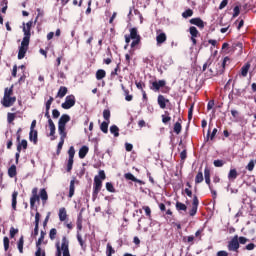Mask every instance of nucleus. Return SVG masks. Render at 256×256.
I'll return each mask as SVG.
<instances>
[{
  "label": "nucleus",
  "mask_w": 256,
  "mask_h": 256,
  "mask_svg": "<svg viewBox=\"0 0 256 256\" xmlns=\"http://www.w3.org/2000/svg\"><path fill=\"white\" fill-rule=\"evenodd\" d=\"M105 179V171H99V176H95L94 178V193L97 195L101 191V187Z\"/></svg>",
  "instance_id": "f257e3e1"
},
{
  "label": "nucleus",
  "mask_w": 256,
  "mask_h": 256,
  "mask_svg": "<svg viewBox=\"0 0 256 256\" xmlns=\"http://www.w3.org/2000/svg\"><path fill=\"white\" fill-rule=\"evenodd\" d=\"M71 121V117L67 114H64L60 117L58 121V133H67L66 126L67 123Z\"/></svg>",
  "instance_id": "f03ea898"
},
{
  "label": "nucleus",
  "mask_w": 256,
  "mask_h": 256,
  "mask_svg": "<svg viewBox=\"0 0 256 256\" xmlns=\"http://www.w3.org/2000/svg\"><path fill=\"white\" fill-rule=\"evenodd\" d=\"M29 41L30 40H27V38H23V40L21 42V46L19 47L18 59L25 58L27 50L29 49Z\"/></svg>",
  "instance_id": "7ed1b4c3"
},
{
  "label": "nucleus",
  "mask_w": 256,
  "mask_h": 256,
  "mask_svg": "<svg viewBox=\"0 0 256 256\" xmlns=\"http://www.w3.org/2000/svg\"><path fill=\"white\" fill-rule=\"evenodd\" d=\"M75 106V96L69 95L66 97L65 102L62 103V109H71V107Z\"/></svg>",
  "instance_id": "20e7f679"
},
{
  "label": "nucleus",
  "mask_w": 256,
  "mask_h": 256,
  "mask_svg": "<svg viewBox=\"0 0 256 256\" xmlns=\"http://www.w3.org/2000/svg\"><path fill=\"white\" fill-rule=\"evenodd\" d=\"M68 155L69 159L67 164V171L69 172L71 169H73V158L75 157V148L73 146L69 148Z\"/></svg>",
  "instance_id": "39448f33"
},
{
  "label": "nucleus",
  "mask_w": 256,
  "mask_h": 256,
  "mask_svg": "<svg viewBox=\"0 0 256 256\" xmlns=\"http://www.w3.org/2000/svg\"><path fill=\"white\" fill-rule=\"evenodd\" d=\"M229 251H238L239 249V236H234L228 244Z\"/></svg>",
  "instance_id": "423d86ee"
},
{
  "label": "nucleus",
  "mask_w": 256,
  "mask_h": 256,
  "mask_svg": "<svg viewBox=\"0 0 256 256\" xmlns=\"http://www.w3.org/2000/svg\"><path fill=\"white\" fill-rule=\"evenodd\" d=\"M31 27H33V21H29L26 26L23 27V33H24V38L27 40H31Z\"/></svg>",
  "instance_id": "0eeeda50"
},
{
  "label": "nucleus",
  "mask_w": 256,
  "mask_h": 256,
  "mask_svg": "<svg viewBox=\"0 0 256 256\" xmlns=\"http://www.w3.org/2000/svg\"><path fill=\"white\" fill-rule=\"evenodd\" d=\"M61 250L63 251V256H71L69 254V241H67L66 237L62 238Z\"/></svg>",
  "instance_id": "6e6552de"
},
{
  "label": "nucleus",
  "mask_w": 256,
  "mask_h": 256,
  "mask_svg": "<svg viewBox=\"0 0 256 256\" xmlns=\"http://www.w3.org/2000/svg\"><path fill=\"white\" fill-rule=\"evenodd\" d=\"M16 101H17L16 97H11V96L3 97L2 105L4 107H11V105H13V103H15Z\"/></svg>",
  "instance_id": "1a4fd4ad"
},
{
  "label": "nucleus",
  "mask_w": 256,
  "mask_h": 256,
  "mask_svg": "<svg viewBox=\"0 0 256 256\" xmlns=\"http://www.w3.org/2000/svg\"><path fill=\"white\" fill-rule=\"evenodd\" d=\"M159 31H157L156 42H157V45H163V43L167 41V34L163 32L159 33Z\"/></svg>",
  "instance_id": "9d476101"
},
{
  "label": "nucleus",
  "mask_w": 256,
  "mask_h": 256,
  "mask_svg": "<svg viewBox=\"0 0 256 256\" xmlns=\"http://www.w3.org/2000/svg\"><path fill=\"white\" fill-rule=\"evenodd\" d=\"M37 188H33L32 190V197L30 198V207L34 208L35 203L39 201V195H37Z\"/></svg>",
  "instance_id": "9b49d317"
},
{
  "label": "nucleus",
  "mask_w": 256,
  "mask_h": 256,
  "mask_svg": "<svg viewBox=\"0 0 256 256\" xmlns=\"http://www.w3.org/2000/svg\"><path fill=\"white\" fill-rule=\"evenodd\" d=\"M161 87H165V80L153 82L151 89H153V91H159L161 89Z\"/></svg>",
  "instance_id": "f8f14e48"
},
{
  "label": "nucleus",
  "mask_w": 256,
  "mask_h": 256,
  "mask_svg": "<svg viewBox=\"0 0 256 256\" xmlns=\"http://www.w3.org/2000/svg\"><path fill=\"white\" fill-rule=\"evenodd\" d=\"M191 25H196L197 27H200V29H203V27H205V23L203 22V20H201V18H192L190 20Z\"/></svg>",
  "instance_id": "ddd939ff"
},
{
  "label": "nucleus",
  "mask_w": 256,
  "mask_h": 256,
  "mask_svg": "<svg viewBox=\"0 0 256 256\" xmlns=\"http://www.w3.org/2000/svg\"><path fill=\"white\" fill-rule=\"evenodd\" d=\"M167 103H169V99H166L163 95L158 96V104L161 109H165V107H167Z\"/></svg>",
  "instance_id": "4468645a"
},
{
  "label": "nucleus",
  "mask_w": 256,
  "mask_h": 256,
  "mask_svg": "<svg viewBox=\"0 0 256 256\" xmlns=\"http://www.w3.org/2000/svg\"><path fill=\"white\" fill-rule=\"evenodd\" d=\"M48 125L50 128V137H53L52 141H55V123H53L52 119H49Z\"/></svg>",
  "instance_id": "2eb2a0df"
},
{
  "label": "nucleus",
  "mask_w": 256,
  "mask_h": 256,
  "mask_svg": "<svg viewBox=\"0 0 256 256\" xmlns=\"http://www.w3.org/2000/svg\"><path fill=\"white\" fill-rule=\"evenodd\" d=\"M60 135V142L58 143V152L63 149V145L65 143V139L67 138V133H59Z\"/></svg>",
  "instance_id": "dca6fc26"
},
{
  "label": "nucleus",
  "mask_w": 256,
  "mask_h": 256,
  "mask_svg": "<svg viewBox=\"0 0 256 256\" xmlns=\"http://www.w3.org/2000/svg\"><path fill=\"white\" fill-rule=\"evenodd\" d=\"M59 220L60 221H66L67 220V210L65 208L59 209Z\"/></svg>",
  "instance_id": "f3484780"
},
{
  "label": "nucleus",
  "mask_w": 256,
  "mask_h": 256,
  "mask_svg": "<svg viewBox=\"0 0 256 256\" xmlns=\"http://www.w3.org/2000/svg\"><path fill=\"white\" fill-rule=\"evenodd\" d=\"M87 153H89V147L83 146L82 148H80L79 150L80 159H85Z\"/></svg>",
  "instance_id": "a211bd4d"
},
{
  "label": "nucleus",
  "mask_w": 256,
  "mask_h": 256,
  "mask_svg": "<svg viewBox=\"0 0 256 256\" xmlns=\"http://www.w3.org/2000/svg\"><path fill=\"white\" fill-rule=\"evenodd\" d=\"M19 195V193L17 191H14L12 194V209H14V211L17 209V196Z\"/></svg>",
  "instance_id": "6ab92c4d"
},
{
  "label": "nucleus",
  "mask_w": 256,
  "mask_h": 256,
  "mask_svg": "<svg viewBox=\"0 0 256 256\" xmlns=\"http://www.w3.org/2000/svg\"><path fill=\"white\" fill-rule=\"evenodd\" d=\"M29 139L33 141L34 144H37V130H30Z\"/></svg>",
  "instance_id": "aec40b11"
},
{
  "label": "nucleus",
  "mask_w": 256,
  "mask_h": 256,
  "mask_svg": "<svg viewBox=\"0 0 256 256\" xmlns=\"http://www.w3.org/2000/svg\"><path fill=\"white\" fill-rule=\"evenodd\" d=\"M8 175L9 177L13 178L17 175V166L12 165L9 169H8Z\"/></svg>",
  "instance_id": "412c9836"
},
{
  "label": "nucleus",
  "mask_w": 256,
  "mask_h": 256,
  "mask_svg": "<svg viewBox=\"0 0 256 256\" xmlns=\"http://www.w3.org/2000/svg\"><path fill=\"white\" fill-rule=\"evenodd\" d=\"M40 199H42L43 203H47V199H49V196L47 195V190L41 189L40 190Z\"/></svg>",
  "instance_id": "4be33fe9"
},
{
  "label": "nucleus",
  "mask_w": 256,
  "mask_h": 256,
  "mask_svg": "<svg viewBox=\"0 0 256 256\" xmlns=\"http://www.w3.org/2000/svg\"><path fill=\"white\" fill-rule=\"evenodd\" d=\"M75 195V180L70 181V187H69V195L68 197H73Z\"/></svg>",
  "instance_id": "5701e85b"
},
{
  "label": "nucleus",
  "mask_w": 256,
  "mask_h": 256,
  "mask_svg": "<svg viewBox=\"0 0 256 256\" xmlns=\"http://www.w3.org/2000/svg\"><path fill=\"white\" fill-rule=\"evenodd\" d=\"M130 38L131 39H141V36L137 33V28L130 29Z\"/></svg>",
  "instance_id": "b1692460"
},
{
  "label": "nucleus",
  "mask_w": 256,
  "mask_h": 256,
  "mask_svg": "<svg viewBox=\"0 0 256 256\" xmlns=\"http://www.w3.org/2000/svg\"><path fill=\"white\" fill-rule=\"evenodd\" d=\"M250 67H251V64H246L241 68L242 77H247V73H249Z\"/></svg>",
  "instance_id": "393cba45"
},
{
  "label": "nucleus",
  "mask_w": 256,
  "mask_h": 256,
  "mask_svg": "<svg viewBox=\"0 0 256 256\" xmlns=\"http://www.w3.org/2000/svg\"><path fill=\"white\" fill-rule=\"evenodd\" d=\"M65 95H67V87L61 86L57 96L60 97L61 99H63V97H65Z\"/></svg>",
  "instance_id": "a878e982"
},
{
  "label": "nucleus",
  "mask_w": 256,
  "mask_h": 256,
  "mask_svg": "<svg viewBox=\"0 0 256 256\" xmlns=\"http://www.w3.org/2000/svg\"><path fill=\"white\" fill-rule=\"evenodd\" d=\"M125 179H128L129 181H134L135 183H141V180L135 178V176L131 173H126Z\"/></svg>",
  "instance_id": "bb28decb"
},
{
  "label": "nucleus",
  "mask_w": 256,
  "mask_h": 256,
  "mask_svg": "<svg viewBox=\"0 0 256 256\" xmlns=\"http://www.w3.org/2000/svg\"><path fill=\"white\" fill-rule=\"evenodd\" d=\"M215 135H217V128H214L212 133H211V130H208L207 141H209V137H210L211 141H213V139H215Z\"/></svg>",
  "instance_id": "cd10ccee"
},
{
  "label": "nucleus",
  "mask_w": 256,
  "mask_h": 256,
  "mask_svg": "<svg viewBox=\"0 0 256 256\" xmlns=\"http://www.w3.org/2000/svg\"><path fill=\"white\" fill-rule=\"evenodd\" d=\"M105 75V70L100 69L96 72V79H98V81H101V79H104Z\"/></svg>",
  "instance_id": "c85d7f7f"
},
{
  "label": "nucleus",
  "mask_w": 256,
  "mask_h": 256,
  "mask_svg": "<svg viewBox=\"0 0 256 256\" xmlns=\"http://www.w3.org/2000/svg\"><path fill=\"white\" fill-rule=\"evenodd\" d=\"M110 132L114 135V137H119V127H117V125L111 126Z\"/></svg>",
  "instance_id": "c756f323"
},
{
  "label": "nucleus",
  "mask_w": 256,
  "mask_h": 256,
  "mask_svg": "<svg viewBox=\"0 0 256 256\" xmlns=\"http://www.w3.org/2000/svg\"><path fill=\"white\" fill-rule=\"evenodd\" d=\"M100 129L103 133H107L109 131V122H102Z\"/></svg>",
  "instance_id": "7c9ffc66"
},
{
  "label": "nucleus",
  "mask_w": 256,
  "mask_h": 256,
  "mask_svg": "<svg viewBox=\"0 0 256 256\" xmlns=\"http://www.w3.org/2000/svg\"><path fill=\"white\" fill-rule=\"evenodd\" d=\"M113 254H115V249H113V246H111V244H107V250H106V255L107 256H112Z\"/></svg>",
  "instance_id": "2f4dec72"
},
{
  "label": "nucleus",
  "mask_w": 256,
  "mask_h": 256,
  "mask_svg": "<svg viewBox=\"0 0 256 256\" xmlns=\"http://www.w3.org/2000/svg\"><path fill=\"white\" fill-rule=\"evenodd\" d=\"M181 129H182V127H181V122H176V123L174 124V133H175L176 135H179V133H181Z\"/></svg>",
  "instance_id": "473e14b6"
},
{
  "label": "nucleus",
  "mask_w": 256,
  "mask_h": 256,
  "mask_svg": "<svg viewBox=\"0 0 256 256\" xmlns=\"http://www.w3.org/2000/svg\"><path fill=\"white\" fill-rule=\"evenodd\" d=\"M176 209L178 211H187V206L181 202L176 203Z\"/></svg>",
  "instance_id": "72a5a7b5"
},
{
  "label": "nucleus",
  "mask_w": 256,
  "mask_h": 256,
  "mask_svg": "<svg viewBox=\"0 0 256 256\" xmlns=\"http://www.w3.org/2000/svg\"><path fill=\"white\" fill-rule=\"evenodd\" d=\"M45 239V232L41 231L40 238L38 239L36 243L37 249L41 246V243H43V240Z\"/></svg>",
  "instance_id": "f704fd0d"
},
{
  "label": "nucleus",
  "mask_w": 256,
  "mask_h": 256,
  "mask_svg": "<svg viewBox=\"0 0 256 256\" xmlns=\"http://www.w3.org/2000/svg\"><path fill=\"white\" fill-rule=\"evenodd\" d=\"M25 241L23 239V236L20 237L19 241H18V251L20 253H23V245H24Z\"/></svg>",
  "instance_id": "c9c22d12"
},
{
  "label": "nucleus",
  "mask_w": 256,
  "mask_h": 256,
  "mask_svg": "<svg viewBox=\"0 0 256 256\" xmlns=\"http://www.w3.org/2000/svg\"><path fill=\"white\" fill-rule=\"evenodd\" d=\"M182 17H184V19H187L188 17H193V10L188 9L185 12L182 13Z\"/></svg>",
  "instance_id": "e433bc0d"
},
{
  "label": "nucleus",
  "mask_w": 256,
  "mask_h": 256,
  "mask_svg": "<svg viewBox=\"0 0 256 256\" xmlns=\"http://www.w3.org/2000/svg\"><path fill=\"white\" fill-rule=\"evenodd\" d=\"M195 183H203V172H198L195 177Z\"/></svg>",
  "instance_id": "4c0bfd02"
},
{
  "label": "nucleus",
  "mask_w": 256,
  "mask_h": 256,
  "mask_svg": "<svg viewBox=\"0 0 256 256\" xmlns=\"http://www.w3.org/2000/svg\"><path fill=\"white\" fill-rule=\"evenodd\" d=\"M228 178L229 179H237V170H235V169L230 170V172L228 174Z\"/></svg>",
  "instance_id": "58836bf2"
},
{
  "label": "nucleus",
  "mask_w": 256,
  "mask_h": 256,
  "mask_svg": "<svg viewBox=\"0 0 256 256\" xmlns=\"http://www.w3.org/2000/svg\"><path fill=\"white\" fill-rule=\"evenodd\" d=\"M13 95V86L11 88H6L4 91V97H11Z\"/></svg>",
  "instance_id": "ea45409f"
},
{
  "label": "nucleus",
  "mask_w": 256,
  "mask_h": 256,
  "mask_svg": "<svg viewBox=\"0 0 256 256\" xmlns=\"http://www.w3.org/2000/svg\"><path fill=\"white\" fill-rule=\"evenodd\" d=\"M190 34L192 37H197L199 35V31L195 26L190 27Z\"/></svg>",
  "instance_id": "a19ab883"
},
{
  "label": "nucleus",
  "mask_w": 256,
  "mask_h": 256,
  "mask_svg": "<svg viewBox=\"0 0 256 256\" xmlns=\"http://www.w3.org/2000/svg\"><path fill=\"white\" fill-rule=\"evenodd\" d=\"M106 189L107 191H109L110 193H115V188L113 187V184L111 182H107L106 183Z\"/></svg>",
  "instance_id": "79ce46f5"
},
{
  "label": "nucleus",
  "mask_w": 256,
  "mask_h": 256,
  "mask_svg": "<svg viewBox=\"0 0 256 256\" xmlns=\"http://www.w3.org/2000/svg\"><path fill=\"white\" fill-rule=\"evenodd\" d=\"M56 235H57V229L52 228L50 230V234H49L50 239L53 241L55 239Z\"/></svg>",
  "instance_id": "37998d69"
},
{
  "label": "nucleus",
  "mask_w": 256,
  "mask_h": 256,
  "mask_svg": "<svg viewBox=\"0 0 256 256\" xmlns=\"http://www.w3.org/2000/svg\"><path fill=\"white\" fill-rule=\"evenodd\" d=\"M246 169L248 171H253V169H255V161L251 160L248 165L246 166Z\"/></svg>",
  "instance_id": "c03bdc74"
},
{
  "label": "nucleus",
  "mask_w": 256,
  "mask_h": 256,
  "mask_svg": "<svg viewBox=\"0 0 256 256\" xmlns=\"http://www.w3.org/2000/svg\"><path fill=\"white\" fill-rule=\"evenodd\" d=\"M103 117L106 121H109L110 117H111V111L109 110H104L103 111Z\"/></svg>",
  "instance_id": "a18cd8bd"
},
{
  "label": "nucleus",
  "mask_w": 256,
  "mask_h": 256,
  "mask_svg": "<svg viewBox=\"0 0 256 256\" xmlns=\"http://www.w3.org/2000/svg\"><path fill=\"white\" fill-rule=\"evenodd\" d=\"M17 233H19V229H15L14 227L10 228V237H11V239H13Z\"/></svg>",
  "instance_id": "49530a36"
},
{
  "label": "nucleus",
  "mask_w": 256,
  "mask_h": 256,
  "mask_svg": "<svg viewBox=\"0 0 256 256\" xmlns=\"http://www.w3.org/2000/svg\"><path fill=\"white\" fill-rule=\"evenodd\" d=\"M204 178L211 179V170H209V168H207V167L204 170Z\"/></svg>",
  "instance_id": "de8ad7c7"
},
{
  "label": "nucleus",
  "mask_w": 256,
  "mask_h": 256,
  "mask_svg": "<svg viewBox=\"0 0 256 256\" xmlns=\"http://www.w3.org/2000/svg\"><path fill=\"white\" fill-rule=\"evenodd\" d=\"M3 241H4V249H5V251H8L9 250V238L4 237Z\"/></svg>",
  "instance_id": "09e8293b"
},
{
  "label": "nucleus",
  "mask_w": 256,
  "mask_h": 256,
  "mask_svg": "<svg viewBox=\"0 0 256 256\" xmlns=\"http://www.w3.org/2000/svg\"><path fill=\"white\" fill-rule=\"evenodd\" d=\"M7 119H8V123H13V121H15V114L8 113Z\"/></svg>",
  "instance_id": "8fccbe9b"
},
{
  "label": "nucleus",
  "mask_w": 256,
  "mask_h": 256,
  "mask_svg": "<svg viewBox=\"0 0 256 256\" xmlns=\"http://www.w3.org/2000/svg\"><path fill=\"white\" fill-rule=\"evenodd\" d=\"M60 115H61V113L59 112V110L54 109V110L52 111V116H53L54 119H59V116H60Z\"/></svg>",
  "instance_id": "3c124183"
},
{
  "label": "nucleus",
  "mask_w": 256,
  "mask_h": 256,
  "mask_svg": "<svg viewBox=\"0 0 256 256\" xmlns=\"http://www.w3.org/2000/svg\"><path fill=\"white\" fill-rule=\"evenodd\" d=\"M214 165L216 167H223V165H225V162L223 160H215Z\"/></svg>",
  "instance_id": "603ef678"
},
{
  "label": "nucleus",
  "mask_w": 256,
  "mask_h": 256,
  "mask_svg": "<svg viewBox=\"0 0 256 256\" xmlns=\"http://www.w3.org/2000/svg\"><path fill=\"white\" fill-rule=\"evenodd\" d=\"M41 220V214H39V212H37L35 214V226H39V221Z\"/></svg>",
  "instance_id": "864d4df0"
},
{
  "label": "nucleus",
  "mask_w": 256,
  "mask_h": 256,
  "mask_svg": "<svg viewBox=\"0 0 256 256\" xmlns=\"http://www.w3.org/2000/svg\"><path fill=\"white\" fill-rule=\"evenodd\" d=\"M239 13H241V10L239 9V6H236L234 8V14H233V17H239Z\"/></svg>",
  "instance_id": "5fc2aeb1"
},
{
  "label": "nucleus",
  "mask_w": 256,
  "mask_h": 256,
  "mask_svg": "<svg viewBox=\"0 0 256 256\" xmlns=\"http://www.w3.org/2000/svg\"><path fill=\"white\" fill-rule=\"evenodd\" d=\"M147 217H151V208H149V206H144L143 207Z\"/></svg>",
  "instance_id": "6e6d98bb"
},
{
  "label": "nucleus",
  "mask_w": 256,
  "mask_h": 256,
  "mask_svg": "<svg viewBox=\"0 0 256 256\" xmlns=\"http://www.w3.org/2000/svg\"><path fill=\"white\" fill-rule=\"evenodd\" d=\"M192 207H199V199H197V196H194Z\"/></svg>",
  "instance_id": "4d7b16f0"
},
{
  "label": "nucleus",
  "mask_w": 256,
  "mask_h": 256,
  "mask_svg": "<svg viewBox=\"0 0 256 256\" xmlns=\"http://www.w3.org/2000/svg\"><path fill=\"white\" fill-rule=\"evenodd\" d=\"M17 153H16V163H19V157H20V155H19V153H21V145H18L17 146Z\"/></svg>",
  "instance_id": "13d9d810"
},
{
  "label": "nucleus",
  "mask_w": 256,
  "mask_h": 256,
  "mask_svg": "<svg viewBox=\"0 0 256 256\" xmlns=\"http://www.w3.org/2000/svg\"><path fill=\"white\" fill-rule=\"evenodd\" d=\"M247 238H245V237H240V238H238V243H240L241 245H245V243H247Z\"/></svg>",
  "instance_id": "bf43d9fd"
},
{
  "label": "nucleus",
  "mask_w": 256,
  "mask_h": 256,
  "mask_svg": "<svg viewBox=\"0 0 256 256\" xmlns=\"http://www.w3.org/2000/svg\"><path fill=\"white\" fill-rule=\"evenodd\" d=\"M169 121H171V117L166 116V115H162V122L163 123H169Z\"/></svg>",
  "instance_id": "052dcab7"
},
{
  "label": "nucleus",
  "mask_w": 256,
  "mask_h": 256,
  "mask_svg": "<svg viewBox=\"0 0 256 256\" xmlns=\"http://www.w3.org/2000/svg\"><path fill=\"white\" fill-rule=\"evenodd\" d=\"M227 3H229L228 0H223L219 6V9H225V7H227Z\"/></svg>",
  "instance_id": "680f3d73"
},
{
  "label": "nucleus",
  "mask_w": 256,
  "mask_h": 256,
  "mask_svg": "<svg viewBox=\"0 0 256 256\" xmlns=\"http://www.w3.org/2000/svg\"><path fill=\"white\" fill-rule=\"evenodd\" d=\"M197 214V207L192 206V209L190 210V216L193 217Z\"/></svg>",
  "instance_id": "e2e57ef3"
},
{
  "label": "nucleus",
  "mask_w": 256,
  "mask_h": 256,
  "mask_svg": "<svg viewBox=\"0 0 256 256\" xmlns=\"http://www.w3.org/2000/svg\"><path fill=\"white\" fill-rule=\"evenodd\" d=\"M141 41V38L134 39V41L131 43V47H135L136 45H139Z\"/></svg>",
  "instance_id": "0e129e2a"
},
{
  "label": "nucleus",
  "mask_w": 256,
  "mask_h": 256,
  "mask_svg": "<svg viewBox=\"0 0 256 256\" xmlns=\"http://www.w3.org/2000/svg\"><path fill=\"white\" fill-rule=\"evenodd\" d=\"M18 145H20L21 148L23 147V149H27V140H22Z\"/></svg>",
  "instance_id": "69168bd1"
},
{
  "label": "nucleus",
  "mask_w": 256,
  "mask_h": 256,
  "mask_svg": "<svg viewBox=\"0 0 256 256\" xmlns=\"http://www.w3.org/2000/svg\"><path fill=\"white\" fill-rule=\"evenodd\" d=\"M125 147H126V151H133V144L126 143Z\"/></svg>",
  "instance_id": "338daca9"
},
{
  "label": "nucleus",
  "mask_w": 256,
  "mask_h": 256,
  "mask_svg": "<svg viewBox=\"0 0 256 256\" xmlns=\"http://www.w3.org/2000/svg\"><path fill=\"white\" fill-rule=\"evenodd\" d=\"M228 254H227V252H225V251H219L218 253H217V256H227Z\"/></svg>",
  "instance_id": "774afa93"
}]
</instances>
